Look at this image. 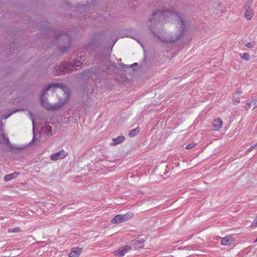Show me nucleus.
Listing matches in <instances>:
<instances>
[{
  "instance_id": "f257e3e1",
  "label": "nucleus",
  "mask_w": 257,
  "mask_h": 257,
  "mask_svg": "<svg viewBox=\"0 0 257 257\" xmlns=\"http://www.w3.org/2000/svg\"><path fill=\"white\" fill-rule=\"evenodd\" d=\"M69 98V91L67 87L60 83H53L43 90L41 104L49 110H55L66 103Z\"/></svg>"
},
{
  "instance_id": "f03ea898",
  "label": "nucleus",
  "mask_w": 257,
  "mask_h": 257,
  "mask_svg": "<svg viewBox=\"0 0 257 257\" xmlns=\"http://www.w3.org/2000/svg\"><path fill=\"white\" fill-rule=\"evenodd\" d=\"M168 5H166L163 10L154 13L153 19H159L164 20L167 22H173L179 25V29L181 31V35L184 34L185 29V23L184 16L176 13L172 10L168 9Z\"/></svg>"
},
{
  "instance_id": "7ed1b4c3",
  "label": "nucleus",
  "mask_w": 257,
  "mask_h": 257,
  "mask_svg": "<svg viewBox=\"0 0 257 257\" xmlns=\"http://www.w3.org/2000/svg\"><path fill=\"white\" fill-rule=\"evenodd\" d=\"M84 61V57L81 56L80 57L75 60L72 65H71V62H65L59 66V69L57 70L56 73L57 75H60L64 74L65 72H73L77 70V67H80L83 64Z\"/></svg>"
},
{
  "instance_id": "20e7f679",
  "label": "nucleus",
  "mask_w": 257,
  "mask_h": 257,
  "mask_svg": "<svg viewBox=\"0 0 257 257\" xmlns=\"http://www.w3.org/2000/svg\"><path fill=\"white\" fill-rule=\"evenodd\" d=\"M253 0H248L245 4L243 8L244 17L247 21H250L252 18L254 12L252 9Z\"/></svg>"
},
{
  "instance_id": "39448f33",
  "label": "nucleus",
  "mask_w": 257,
  "mask_h": 257,
  "mask_svg": "<svg viewBox=\"0 0 257 257\" xmlns=\"http://www.w3.org/2000/svg\"><path fill=\"white\" fill-rule=\"evenodd\" d=\"M133 216L134 213L132 212H127L125 214H117L111 220V223L112 224L120 223L131 219Z\"/></svg>"
},
{
  "instance_id": "423d86ee",
  "label": "nucleus",
  "mask_w": 257,
  "mask_h": 257,
  "mask_svg": "<svg viewBox=\"0 0 257 257\" xmlns=\"http://www.w3.org/2000/svg\"><path fill=\"white\" fill-rule=\"evenodd\" d=\"M242 94L241 88L236 89L232 94V101L233 105H237L240 103V96Z\"/></svg>"
},
{
  "instance_id": "0eeeda50",
  "label": "nucleus",
  "mask_w": 257,
  "mask_h": 257,
  "mask_svg": "<svg viewBox=\"0 0 257 257\" xmlns=\"http://www.w3.org/2000/svg\"><path fill=\"white\" fill-rule=\"evenodd\" d=\"M131 249V247L130 245H126L115 250L114 253L115 256H123Z\"/></svg>"
},
{
  "instance_id": "6e6552de",
  "label": "nucleus",
  "mask_w": 257,
  "mask_h": 257,
  "mask_svg": "<svg viewBox=\"0 0 257 257\" xmlns=\"http://www.w3.org/2000/svg\"><path fill=\"white\" fill-rule=\"evenodd\" d=\"M67 155V153L63 150H61L57 153L52 154L51 156V159L53 161H56L59 159L64 158Z\"/></svg>"
},
{
  "instance_id": "1a4fd4ad",
  "label": "nucleus",
  "mask_w": 257,
  "mask_h": 257,
  "mask_svg": "<svg viewBox=\"0 0 257 257\" xmlns=\"http://www.w3.org/2000/svg\"><path fill=\"white\" fill-rule=\"evenodd\" d=\"M212 125L213 127V131H218L222 128L223 125V121L222 119L219 117L215 118L213 120Z\"/></svg>"
},
{
  "instance_id": "9d476101",
  "label": "nucleus",
  "mask_w": 257,
  "mask_h": 257,
  "mask_svg": "<svg viewBox=\"0 0 257 257\" xmlns=\"http://www.w3.org/2000/svg\"><path fill=\"white\" fill-rule=\"evenodd\" d=\"M257 107V99L254 100L250 99L248 100L246 102L245 106H244V109L246 111L248 110L250 108L252 109H255Z\"/></svg>"
},
{
  "instance_id": "9b49d317",
  "label": "nucleus",
  "mask_w": 257,
  "mask_h": 257,
  "mask_svg": "<svg viewBox=\"0 0 257 257\" xmlns=\"http://www.w3.org/2000/svg\"><path fill=\"white\" fill-rule=\"evenodd\" d=\"M131 243L134 245L136 249L142 248L145 245L144 241L139 238L132 240Z\"/></svg>"
},
{
  "instance_id": "f8f14e48",
  "label": "nucleus",
  "mask_w": 257,
  "mask_h": 257,
  "mask_svg": "<svg viewBox=\"0 0 257 257\" xmlns=\"http://www.w3.org/2000/svg\"><path fill=\"white\" fill-rule=\"evenodd\" d=\"M233 241L234 239L232 236H226L221 239V244L226 246L230 245L233 243Z\"/></svg>"
},
{
  "instance_id": "ddd939ff",
  "label": "nucleus",
  "mask_w": 257,
  "mask_h": 257,
  "mask_svg": "<svg viewBox=\"0 0 257 257\" xmlns=\"http://www.w3.org/2000/svg\"><path fill=\"white\" fill-rule=\"evenodd\" d=\"M82 249L80 247L74 248L69 254V257H78L82 252Z\"/></svg>"
},
{
  "instance_id": "4468645a",
  "label": "nucleus",
  "mask_w": 257,
  "mask_h": 257,
  "mask_svg": "<svg viewBox=\"0 0 257 257\" xmlns=\"http://www.w3.org/2000/svg\"><path fill=\"white\" fill-rule=\"evenodd\" d=\"M125 138L123 136H119L117 138H114L112 139L113 143L112 144V145H118L122 142H123Z\"/></svg>"
},
{
  "instance_id": "2eb2a0df",
  "label": "nucleus",
  "mask_w": 257,
  "mask_h": 257,
  "mask_svg": "<svg viewBox=\"0 0 257 257\" xmlns=\"http://www.w3.org/2000/svg\"><path fill=\"white\" fill-rule=\"evenodd\" d=\"M18 175V173H17V172H15V173H12V174H9V175H7L6 176H5V178H4V180L5 181H8L9 180H11L14 178H16Z\"/></svg>"
},
{
  "instance_id": "dca6fc26",
  "label": "nucleus",
  "mask_w": 257,
  "mask_h": 257,
  "mask_svg": "<svg viewBox=\"0 0 257 257\" xmlns=\"http://www.w3.org/2000/svg\"><path fill=\"white\" fill-rule=\"evenodd\" d=\"M140 132V128L139 127L131 130L128 134L130 137L132 138L136 136Z\"/></svg>"
},
{
  "instance_id": "f3484780",
  "label": "nucleus",
  "mask_w": 257,
  "mask_h": 257,
  "mask_svg": "<svg viewBox=\"0 0 257 257\" xmlns=\"http://www.w3.org/2000/svg\"><path fill=\"white\" fill-rule=\"evenodd\" d=\"M240 57L242 59L244 60H248L250 58L249 55L247 53L241 54L240 55Z\"/></svg>"
},
{
  "instance_id": "a211bd4d",
  "label": "nucleus",
  "mask_w": 257,
  "mask_h": 257,
  "mask_svg": "<svg viewBox=\"0 0 257 257\" xmlns=\"http://www.w3.org/2000/svg\"><path fill=\"white\" fill-rule=\"evenodd\" d=\"M21 231V229L20 227H18L14 228H10L8 229V232L9 233H13V232H20Z\"/></svg>"
},
{
  "instance_id": "6ab92c4d",
  "label": "nucleus",
  "mask_w": 257,
  "mask_h": 257,
  "mask_svg": "<svg viewBox=\"0 0 257 257\" xmlns=\"http://www.w3.org/2000/svg\"><path fill=\"white\" fill-rule=\"evenodd\" d=\"M250 226L253 228L257 227V215L251 223Z\"/></svg>"
},
{
  "instance_id": "aec40b11",
  "label": "nucleus",
  "mask_w": 257,
  "mask_h": 257,
  "mask_svg": "<svg viewBox=\"0 0 257 257\" xmlns=\"http://www.w3.org/2000/svg\"><path fill=\"white\" fill-rule=\"evenodd\" d=\"M246 47L249 48H252L254 47V44L252 42H248L245 44Z\"/></svg>"
},
{
  "instance_id": "412c9836",
  "label": "nucleus",
  "mask_w": 257,
  "mask_h": 257,
  "mask_svg": "<svg viewBox=\"0 0 257 257\" xmlns=\"http://www.w3.org/2000/svg\"><path fill=\"white\" fill-rule=\"evenodd\" d=\"M196 144H190L189 145H188L185 148L186 149H191L193 148H194Z\"/></svg>"
},
{
  "instance_id": "4be33fe9",
  "label": "nucleus",
  "mask_w": 257,
  "mask_h": 257,
  "mask_svg": "<svg viewBox=\"0 0 257 257\" xmlns=\"http://www.w3.org/2000/svg\"><path fill=\"white\" fill-rule=\"evenodd\" d=\"M2 137L4 139V142L7 144H9L10 143L9 140L8 138H6L4 134L2 135Z\"/></svg>"
},
{
  "instance_id": "5701e85b",
  "label": "nucleus",
  "mask_w": 257,
  "mask_h": 257,
  "mask_svg": "<svg viewBox=\"0 0 257 257\" xmlns=\"http://www.w3.org/2000/svg\"><path fill=\"white\" fill-rule=\"evenodd\" d=\"M256 149V148L255 147V145H253V146H251L249 149H248V151H251L253 149Z\"/></svg>"
},
{
  "instance_id": "b1692460",
  "label": "nucleus",
  "mask_w": 257,
  "mask_h": 257,
  "mask_svg": "<svg viewBox=\"0 0 257 257\" xmlns=\"http://www.w3.org/2000/svg\"><path fill=\"white\" fill-rule=\"evenodd\" d=\"M254 145L256 149H257V143Z\"/></svg>"
},
{
  "instance_id": "393cba45",
  "label": "nucleus",
  "mask_w": 257,
  "mask_h": 257,
  "mask_svg": "<svg viewBox=\"0 0 257 257\" xmlns=\"http://www.w3.org/2000/svg\"><path fill=\"white\" fill-rule=\"evenodd\" d=\"M47 128H51L50 126H48V127H47Z\"/></svg>"
},
{
  "instance_id": "a878e982",
  "label": "nucleus",
  "mask_w": 257,
  "mask_h": 257,
  "mask_svg": "<svg viewBox=\"0 0 257 257\" xmlns=\"http://www.w3.org/2000/svg\"><path fill=\"white\" fill-rule=\"evenodd\" d=\"M254 241H257V237H256V239H255V240Z\"/></svg>"
}]
</instances>
